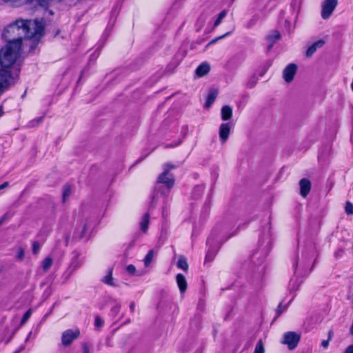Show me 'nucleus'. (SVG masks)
Segmentation results:
<instances>
[{"instance_id": "ddd939ff", "label": "nucleus", "mask_w": 353, "mask_h": 353, "mask_svg": "<svg viewBox=\"0 0 353 353\" xmlns=\"http://www.w3.org/2000/svg\"><path fill=\"white\" fill-rule=\"evenodd\" d=\"M230 133V126L228 123H221L219 127V137L221 141L224 143L228 139Z\"/></svg>"}, {"instance_id": "603ef678", "label": "nucleus", "mask_w": 353, "mask_h": 353, "mask_svg": "<svg viewBox=\"0 0 353 353\" xmlns=\"http://www.w3.org/2000/svg\"><path fill=\"white\" fill-rule=\"evenodd\" d=\"M97 57H98V55H97V54H95V52H94V53H93L92 54H91V56H90V59H97Z\"/></svg>"}, {"instance_id": "a878e982", "label": "nucleus", "mask_w": 353, "mask_h": 353, "mask_svg": "<svg viewBox=\"0 0 353 353\" xmlns=\"http://www.w3.org/2000/svg\"><path fill=\"white\" fill-rule=\"evenodd\" d=\"M71 194V188L70 185H65L63 188V193H62V197H63V201L65 202L66 199Z\"/></svg>"}, {"instance_id": "58836bf2", "label": "nucleus", "mask_w": 353, "mask_h": 353, "mask_svg": "<svg viewBox=\"0 0 353 353\" xmlns=\"http://www.w3.org/2000/svg\"><path fill=\"white\" fill-rule=\"evenodd\" d=\"M232 32V31H230V32H226L225 34H223V35H221V36H220V37H219L212 40L210 43H214L216 41H217L218 40L225 38V37L230 35Z\"/></svg>"}, {"instance_id": "6e6552de", "label": "nucleus", "mask_w": 353, "mask_h": 353, "mask_svg": "<svg viewBox=\"0 0 353 353\" xmlns=\"http://www.w3.org/2000/svg\"><path fill=\"white\" fill-rule=\"evenodd\" d=\"M301 336L294 332L284 334L282 343L287 345L290 350H294L300 341Z\"/></svg>"}, {"instance_id": "e433bc0d", "label": "nucleus", "mask_w": 353, "mask_h": 353, "mask_svg": "<svg viewBox=\"0 0 353 353\" xmlns=\"http://www.w3.org/2000/svg\"><path fill=\"white\" fill-rule=\"evenodd\" d=\"M16 256L20 261H22L24 259V250L22 248H19Z\"/></svg>"}, {"instance_id": "cd10ccee", "label": "nucleus", "mask_w": 353, "mask_h": 353, "mask_svg": "<svg viewBox=\"0 0 353 353\" xmlns=\"http://www.w3.org/2000/svg\"><path fill=\"white\" fill-rule=\"evenodd\" d=\"M227 11L225 10H222L218 15L217 19L215 20L214 23V27L218 26L223 19V18L226 16Z\"/></svg>"}, {"instance_id": "37998d69", "label": "nucleus", "mask_w": 353, "mask_h": 353, "mask_svg": "<svg viewBox=\"0 0 353 353\" xmlns=\"http://www.w3.org/2000/svg\"><path fill=\"white\" fill-rule=\"evenodd\" d=\"M344 353H353V345H349L345 350Z\"/></svg>"}, {"instance_id": "f257e3e1", "label": "nucleus", "mask_w": 353, "mask_h": 353, "mask_svg": "<svg viewBox=\"0 0 353 353\" xmlns=\"http://www.w3.org/2000/svg\"><path fill=\"white\" fill-rule=\"evenodd\" d=\"M45 24L43 19L32 20L17 19L6 26L2 33V37L8 40L9 34L15 32L17 37L22 39H39L44 34Z\"/></svg>"}, {"instance_id": "423d86ee", "label": "nucleus", "mask_w": 353, "mask_h": 353, "mask_svg": "<svg viewBox=\"0 0 353 353\" xmlns=\"http://www.w3.org/2000/svg\"><path fill=\"white\" fill-rule=\"evenodd\" d=\"M316 254V247L314 243H309L306 246V249L302 254V259L300 263L301 267L304 271H306L307 267L310 262L311 259Z\"/></svg>"}, {"instance_id": "5fc2aeb1", "label": "nucleus", "mask_w": 353, "mask_h": 353, "mask_svg": "<svg viewBox=\"0 0 353 353\" xmlns=\"http://www.w3.org/2000/svg\"><path fill=\"white\" fill-rule=\"evenodd\" d=\"M109 299L111 301H115L112 297H110Z\"/></svg>"}, {"instance_id": "a211bd4d", "label": "nucleus", "mask_w": 353, "mask_h": 353, "mask_svg": "<svg viewBox=\"0 0 353 353\" xmlns=\"http://www.w3.org/2000/svg\"><path fill=\"white\" fill-rule=\"evenodd\" d=\"M325 44V41L320 39L314 43H312L306 51V56L307 57H311L317 50L318 48H321Z\"/></svg>"}, {"instance_id": "6ab92c4d", "label": "nucleus", "mask_w": 353, "mask_h": 353, "mask_svg": "<svg viewBox=\"0 0 353 353\" xmlns=\"http://www.w3.org/2000/svg\"><path fill=\"white\" fill-rule=\"evenodd\" d=\"M232 108L230 105H224L221 108V117L223 121H228L232 118Z\"/></svg>"}, {"instance_id": "4d7b16f0", "label": "nucleus", "mask_w": 353, "mask_h": 353, "mask_svg": "<svg viewBox=\"0 0 353 353\" xmlns=\"http://www.w3.org/2000/svg\"><path fill=\"white\" fill-rule=\"evenodd\" d=\"M48 314H46L45 315V318H46V317H47V316H48Z\"/></svg>"}, {"instance_id": "2eb2a0df", "label": "nucleus", "mask_w": 353, "mask_h": 353, "mask_svg": "<svg viewBox=\"0 0 353 353\" xmlns=\"http://www.w3.org/2000/svg\"><path fill=\"white\" fill-rule=\"evenodd\" d=\"M176 280L179 291L181 294L184 293L187 290V281L185 277L182 274H177L176 276Z\"/></svg>"}, {"instance_id": "9b49d317", "label": "nucleus", "mask_w": 353, "mask_h": 353, "mask_svg": "<svg viewBox=\"0 0 353 353\" xmlns=\"http://www.w3.org/2000/svg\"><path fill=\"white\" fill-rule=\"evenodd\" d=\"M300 194L305 198L310 192L312 184L310 181L307 178H303L299 181Z\"/></svg>"}, {"instance_id": "6e6d98bb", "label": "nucleus", "mask_w": 353, "mask_h": 353, "mask_svg": "<svg viewBox=\"0 0 353 353\" xmlns=\"http://www.w3.org/2000/svg\"><path fill=\"white\" fill-rule=\"evenodd\" d=\"M232 236H233V234L230 235L228 239L232 237Z\"/></svg>"}, {"instance_id": "473e14b6", "label": "nucleus", "mask_w": 353, "mask_h": 353, "mask_svg": "<svg viewBox=\"0 0 353 353\" xmlns=\"http://www.w3.org/2000/svg\"><path fill=\"white\" fill-rule=\"evenodd\" d=\"M121 304H116L111 308L110 314L113 317H115L120 312Z\"/></svg>"}, {"instance_id": "de8ad7c7", "label": "nucleus", "mask_w": 353, "mask_h": 353, "mask_svg": "<svg viewBox=\"0 0 353 353\" xmlns=\"http://www.w3.org/2000/svg\"><path fill=\"white\" fill-rule=\"evenodd\" d=\"M25 349L24 345H21L18 349H17L13 353H20Z\"/></svg>"}, {"instance_id": "412c9836", "label": "nucleus", "mask_w": 353, "mask_h": 353, "mask_svg": "<svg viewBox=\"0 0 353 353\" xmlns=\"http://www.w3.org/2000/svg\"><path fill=\"white\" fill-rule=\"evenodd\" d=\"M150 222V214L149 213L145 214L140 222V228L143 232H146L148 228Z\"/></svg>"}, {"instance_id": "b1692460", "label": "nucleus", "mask_w": 353, "mask_h": 353, "mask_svg": "<svg viewBox=\"0 0 353 353\" xmlns=\"http://www.w3.org/2000/svg\"><path fill=\"white\" fill-rule=\"evenodd\" d=\"M53 260L51 256H48L46 257L42 263H41V267L44 272H48L50 268H51L52 265Z\"/></svg>"}, {"instance_id": "a19ab883", "label": "nucleus", "mask_w": 353, "mask_h": 353, "mask_svg": "<svg viewBox=\"0 0 353 353\" xmlns=\"http://www.w3.org/2000/svg\"><path fill=\"white\" fill-rule=\"evenodd\" d=\"M294 269V274H297L299 273V261L296 260L295 263L293 265Z\"/></svg>"}, {"instance_id": "39448f33", "label": "nucleus", "mask_w": 353, "mask_h": 353, "mask_svg": "<svg viewBox=\"0 0 353 353\" xmlns=\"http://www.w3.org/2000/svg\"><path fill=\"white\" fill-rule=\"evenodd\" d=\"M207 245H209V248L205 255V263L212 261L220 248V245H219L217 241V234L215 233V231H212L208 238Z\"/></svg>"}, {"instance_id": "c756f323", "label": "nucleus", "mask_w": 353, "mask_h": 353, "mask_svg": "<svg viewBox=\"0 0 353 353\" xmlns=\"http://www.w3.org/2000/svg\"><path fill=\"white\" fill-rule=\"evenodd\" d=\"M44 116L39 117L37 119H34L30 121L28 123L29 127L34 128L37 126L39 123H41L43 120Z\"/></svg>"}, {"instance_id": "4c0bfd02", "label": "nucleus", "mask_w": 353, "mask_h": 353, "mask_svg": "<svg viewBox=\"0 0 353 353\" xmlns=\"http://www.w3.org/2000/svg\"><path fill=\"white\" fill-rule=\"evenodd\" d=\"M126 270L130 274H134L136 272V268L134 265L130 264L126 267Z\"/></svg>"}, {"instance_id": "dca6fc26", "label": "nucleus", "mask_w": 353, "mask_h": 353, "mask_svg": "<svg viewBox=\"0 0 353 353\" xmlns=\"http://www.w3.org/2000/svg\"><path fill=\"white\" fill-rule=\"evenodd\" d=\"M160 196H162V195L161 194V192L157 191L154 188V192L150 196V201L149 208H148L149 211H152V210H154V208L156 207L157 204L158 203L159 199ZM163 197H164V196H163Z\"/></svg>"}, {"instance_id": "c9c22d12", "label": "nucleus", "mask_w": 353, "mask_h": 353, "mask_svg": "<svg viewBox=\"0 0 353 353\" xmlns=\"http://www.w3.org/2000/svg\"><path fill=\"white\" fill-rule=\"evenodd\" d=\"M40 250V244L38 241H34L32 243V253L37 254Z\"/></svg>"}, {"instance_id": "09e8293b", "label": "nucleus", "mask_w": 353, "mask_h": 353, "mask_svg": "<svg viewBox=\"0 0 353 353\" xmlns=\"http://www.w3.org/2000/svg\"><path fill=\"white\" fill-rule=\"evenodd\" d=\"M134 308H135V303H134V302H132V303L130 304V312H134Z\"/></svg>"}, {"instance_id": "f704fd0d", "label": "nucleus", "mask_w": 353, "mask_h": 353, "mask_svg": "<svg viewBox=\"0 0 353 353\" xmlns=\"http://www.w3.org/2000/svg\"><path fill=\"white\" fill-rule=\"evenodd\" d=\"M345 212L348 215L353 214V204L350 201H347L345 205Z\"/></svg>"}, {"instance_id": "7ed1b4c3", "label": "nucleus", "mask_w": 353, "mask_h": 353, "mask_svg": "<svg viewBox=\"0 0 353 353\" xmlns=\"http://www.w3.org/2000/svg\"><path fill=\"white\" fill-rule=\"evenodd\" d=\"M175 165L166 163L163 166V172L158 176L156 183L155 190L160 191L161 194L163 196H168L170 190L174 185L175 179L172 174L170 172V170L174 169Z\"/></svg>"}, {"instance_id": "72a5a7b5", "label": "nucleus", "mask_w": 353, "mask_h": 353, "mask_svg": "<svg viewBox=\"0 0 353 353\" xmlns=\"http://www.w3.org/2000/svg\"><path fill=\"white\" fill-rule=\"evenodd\" d=\"M103 321L99 316H96L94 319V326L97 329H100L103 325Z\"/></svg>"}, {"instance_id": "2f4dec72", "label": "nucleus", "mask_w": 353, "mask_h": 353, "mask_svg": "<svg viewBox=\"0 0 353 353\" xmlns=\"http://www.w3.org/2000/svg\"><path fill=\"white\" fill-rule=\"evenodd\" d=\"M31 314H32V310L29 309L23 314L22 319L21 320L20 325L25 324L26 323V321L28 320V319L30 317Z\"/></svg>"}, {"instance_id": "864d4df0", "label": "nucleus", "mask_w": 353, "mask_h": 353, "mask_svg": "<svg viewBox=\"0 0 353 353\" xmlns=\"http://www.w3.org/2000/svg\"><path fill=\"white\" fill-rule=\"evenodd\" d=\"M4 219H5V216L1 217V219H0V225L3 223Z\"/></svg>"}, {"instance_id": "1a4fd4ad", "label": "nucleus", "mask_w": 353, "mask_h": 353, "mask_svg": "<svg viewBox=\"0 0 353 353\" xmlns=\"http://www.w3.org/2000/svg\"><path fill=\"white\" fill-rule=\"evenodd\" d=\"M338 4V0H325L322 4L321 17L327 19L332 15Z\"/></svg>"}, {"instance_id": "f8f14e48", "label": "nucleus", "mask_w": 353, "mask_h": 353, "mask_svg": "<svg viewBox=\"0 0 353 353\" xmlns=\"http://www.w3.org/2000/svg\"><path fill=\"white\" fill-rule=\"evenodd\" d=\"M9 73L5 70L0 72V94H1L6 89H7L10 83L8 82Z\"/></svg>"}, {"instance_id": "bb28decb", "label": "nucleus", "mask_w": 353, "mask_h": 353, "mask_svg": "<svg viewBox=\"0 0 353 353\" xmlns=\"http://www.w3.org/2000/svg\"><path fill=\"white\" fill-rule=\"evenodd\" d=\"M153 256H154V251L152 250H150L146 254V256H145V259H144V264L145 266H148L152 261V259H153Z\"/></svg>"}, {"instance_id": "20e7f679", "label": "nucleus", "mask_w": 353, "mask_h": 353, "mask_svg": "<svg viewBox=\"0 0 353 353\" xmlns=\"http://www.w3.org/2000/svg\"><path fill=\"white\" fill-rule=\"evenodd\" d=\"M259 242L260 244L259 250L254 252L251 256L252 262L255 264L257 263V260L260 261L259 263H263L271 250L272 237L270 227L263 229V236H260Z\"/></svg>"}, {"instance_id": "c85d7f7f", "label": "nucleus", "mask_w": 353, "mask_h": 353, "mask_svg": "<svg viewBox=\"0 0 353 353\" xmlns=\"http://www.w3.org/2000/svg\"><path fill=\"white\" fill-rule=\"evenodd\" d=\"M258 82V77L256 75L252 76L247 83V88L251 89L254 88Z\"/></svg>"}, {"instance_id": "393cba45", "label": "nucleus", "mask_w": 353, "mask_h": 353, "mask_svg": "<svg viewBox=\"0 0 353 353\" xmlns=\"http://www.w3.org/2000/svg\"><path fill=\"white\" fill-rule=\"evenodd\" d=\"M259 19V17L258 15L255 14L252 16V17L247 22L245 28L247 29H251L256 24Z\"/></svg>"}, {"instance_id": "3c124183", "label": "nucleus", "mask_w": 353, "mask_h": 353, "mask_svg": "<svg viewBox=\"0 0 353 353\" xmlns=\"http://www.w3.org/2000/svg\"><path fill=\"white\" fill-rule=\"evenodd\" d=\"M3 114H4V112L3 110L2 106L1 105L0 106V118L3 115Z\"/></svg>"}, {"instance_id": "7c9ffc66", "label": "nucleus", "mask_w": 353, "mask_h": 353, "mask_svg": "<svg viewBox=\"0 0 353 353\" xmlns=\"http://www.w3.org/2000/svg\"><path fill=\"white\" fill-rule=\"evenodd\" d=\"M265 350L261 340H259L255 347L254 353H264Z\"/></svg>"}, {"instance_id": "c03bdc74", "label": "nucleus", "mask_w": 353, "mask_h": 353, "mask_svg": "<svg viewBox=\"0 0 353 353\" xmlns=\"http://www.w3.org/2000/svg\"><path fill=\"white\" fill-rule=\"evenodd\" d=\"M328 345H329V339L327 340H323L321 343V345L322 347H323L324 348H327L328 347Z\"/></svg>"}, {"instance_id": "4468645a", "label": "nucleus", "mask_w": 353, "mask_h": 353, "mask_svg": "<svg viewBox=\"0 0 353 353\" xmlns=\"http://www.w3.org/2000/svg\"><path fill=\"white\" fill-rule=\"evenodd\" d=\"M281 38V34L279 31L274 30L270 32L267 37L266 40L268 43V50H270L274 46V44L279 40Z\"/></svg>"}, {"instance_id": "9d476101", "label": "nucleus", "mask_w": 353, "mask_h": 353, "mask_svg": "<svg viewBox=\"0 0 353 353\" xmlns=\"http://www.w3.org/2000/svg\"><path fill=\"white\" fill-rule=\"evenodd\" d=\"M297 70V65L295 63H290L283 72V77L287 83L291 82Z\"/></svg>"}, {"instance_id": "4be33fe9", "label": "nucleus", "mask_w": 353, "mask_h": 353, "mask_svg": "<svg viewBox=\"0 0 353 353\" xmlns=\"http://www.w3.org/2000/svg\"><path fill=\"white\" fill-rule=\"evenodd\" d=\"M112 272V268H110L106 276H105L101 280L103 283L110 286H115V284L113 282Z\"/></svg>"}, {"instance_id": "ea45409f", "label": "nucleus", "mask_w": 353, "mask_h": 353, "mask_svg": "<svg viewBox=\"0 0 353 353\" xmlns=\"http://www.w3.org/2000/svg\"><path fill=\"white\" fill-rule=\"evenodd\" d=\"M290 285L293 290H297L299 285H296V281H294V279H292L290 282Z\"/></svg>"}, {"instance_id": "8fccbe9b", "label": "nucleus", "mask_w": 353, "mask_h": 353, "mask_svg": "<svg viewBox=\"0 0 353 353\" xmlns=\"http://www.w3.org/2000/svg\"><path fill=\"white\" fill-rule=\"evenodd\" d=\"M83 353H89V349L88 347H87L86 345H84L83 347Z\"/></svg>"}, {"instance_id": "79ce46f5", "label": "nucleus", "mask_w": 353, "mask_h": 353, "mask_svg": "<svg viewBox=\"0 0 353 353\" xmlns=\"http://www.w3.org/2000/svg\"><path fill=\"white\" fill-rule=\"evenodd\" d=\"M282 307H283L282 303H280L279 305H278V307L276 310L277 316H279L281 314V312H283Z\"/></svg>"}, {"instance_id": "49530a36", "label": "nucleus", "mask_w": 353, "mask_h": 353, "mask_svg": "<svg viewBox=\"0 0 353 353\" xmlns=\"http://www.w3.org/2000/svg\"><path fill=\"white\" fill-rule=\"evenodd\" d=\"M86 230H87V225H86V224H84L82 231H81V238H82L84 234L86 232Z\"/></svg>"}, {"instance_id": "aec40b11", "label": "nucleus", "mask_w": 353, "mask_h": 353, "mask_svg": "<svg viewBox=\"0 0 353 353\" xmlns=\"http://www.w3.org/2000/svg\"><path fill=\"white\" fill-rule=\"evenodd\" d=\"M218 92L216 90H212L209 94H208L207 99L205 103V107L210 108L212 104L214 103L216 96H217Z\"/></svg>"}, {"instance_id": "0eeeda50", "label": "nucleus", "mask_w": 353, "mask_h": 353, "mask_svg": "<svg viewBox=\"0 0 353 353\" xmlns=\"http://www.w3.org/2000/svg\"><path fill=\"white\" fill-rule=\"evenodd\" d=\"M80 336V331L78 329L74 330L68 329L62 333L61 343L63 346L70 345L75 339H78Z\"/></svg>"}, {"instance_id": "f3484780", "label": "nucleus", "mask_w": 353, "mask_h": 353, "mask_svg": "<svg viewBox=\"0 0 353 353\" xmlns=\"http://www.w3.org/2000/svg\"><path fill=\"white\" fill-rule=\"evenodd\" d=\"M210 66L209 63L204 62V63H202L201 64H200L197 67L195 72H196V74L199 77H202L206 75L210 72Z\"/></svg>"}, {"instance_id": "f03ea898", "label": "nucleus", "mask_w": 353, "mask_h": 353, "mask_svg": "<svg viewBox=\"0 0 353 353\" xmlns=\"http://www.w3.org/2000/svg\"><path fill=\"white\" fill-rule=\"evenodd\" d=\"M21 46L22 37H19L8 41L0 52V65L1 66L0 72L2 70H5L9 73L8 82L10 83L14 80V78L12 77L9 68L15 63L17 59L20 57Z\"/></svg>"}, {"instance_id": "a18cd8bd", "label": "nucleus", "mask_w": 353, "mask_h": 353, "mask_svg": "<svg viewBox=\"0 0 353 353\" xmlns=\"http://www.w3.org/2000/svg\"><path fill=\"white\" fill-rule=\"evenodd\" d=\"M9 186L8 182H4L0 185V191Z\"/></svg>"}, {"instance_id": "5701e85b", "label": "nucleus", "mask_w": 353, "mask_h": 353, "mask_svg": "<svg viewBox=\"0 0 353 353\" xmlns=\"http://www.w3.org/2000/svg\"><path fill=\"white\" fill-rule=\"evenodd\" d=\"M177 267L184 271H187L188 269V263L187 259L183 256H180L176 263Z\"/></svg>"}]
</instances>
